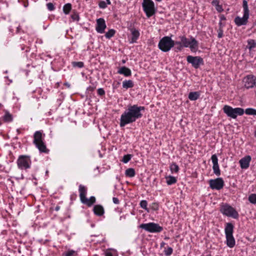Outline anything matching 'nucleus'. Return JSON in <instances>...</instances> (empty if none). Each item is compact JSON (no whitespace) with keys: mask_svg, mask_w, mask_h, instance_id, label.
Masks as SVG:
<instances>
[{"mask_svg":"<svg viewBox=\"0 0 256 256\" xmlns=\"http://www.w3.org/2000/svg\"><path fill=\"white\" fill-rule=\"evenodd\" d=\"M144 108L142 106H138L136 104L130 106L121 115L120 118V126L124 127L126 125L132 123L136 120L142 117V111L144 110Z\"/></svg>","mask_w":256,"mask_h":256,"instance_id":"nucleus-1","label":"nucleus"},{"mask_svg":"<svg viewBox=\"0 0 256 256\" xmlns=\"http://www.w3.org/2000/svg\"><path fill=\"white\" fill-rule=\"evenodd\" d=\"M181 40L182 46L184 48H189L192 52H196L198 48V42L193 37L190 38H186L184 36L179 37Z\"/></svg>","mask_w":256,"mask_h":256,"instance_id":"nucleus-2","label":"nucleus"},{"mask_svg":"<svg viewBox=\"0 0 256 256\" xmlns=\"http://www.w3.org/2000/svg\"><path fill=\"white\" fill-rule=\"evenodd\" d=\"M234 226L231 223H227L224 228V232L226 240V245L230 248H233L236 244L233 236Z\"/></svg>","mask_w":256,"mask_h":256,"instance_id":"nucleus-3","label":"nucleus"},{"mask_svg":"<svg viewBox=\"0 0 256 256\" xmlns=\"http://www.w3.org/2000/svg\"><path fill=\"white\" fill-rule=\"evenodd\" d=\"M242 6L244 9V15L242 18L236 16L234 19V22L238 26L246 25L247 24L249 18V10L248 8V2L246 0L242 2Z\"/></svg>","mask_w":256,"mask_h":256,"instance_id":"nucleus-4","label":"nucleus"},{"mask_svg":"<svg viewBox=\"0 0 256 256\" xmlns=\"http://www.w3.org/2000/svg\"><path fill=\"white\" fill-rule=\"evenodd\" d=\"M174 46V42L168 36L163 37L158 44V48L164 52L170 51Z\"/></svg>","mask_w":256,"mask_h":256,"instance_id":"nucleus-5","label":"nucleus"},{"mask_svg":"<svg viewBox=\"0 0 256 256\" xmlns=\"http://www.w3.org/2000/svg\"><path fill=\"white\" fill-rule=\"evenodd\" d=\"M224 112L229 117L236 118L238 116H242L244 110L240 108H232V106L226 105L223 108Z\"/></svg>","mask_w":256,"mask_h":256,"instance_id":"nucleus-6","label":"nucleus"},{"mask_svg":"<svg viewBox=\"0 0 256 256\" xmlns=\"http://www.w3.org/2000/svg\"><path fill=\"white\" fill-rule=\"evenodd\" d=\"M34 143L40 152H48V150L42 140V134L40 131H36L34 133Z\"/></svg>","mask_w":256,"mask_h":256,"instance_id":"nucleus-7","label":"nucleus"},{"mask_svg":"<svg viewBox=\"0 0 256 256\" xmlns=\"http://www.w3.org/2000/svg\"><path fill=\"white\" fill-rule=\"evenodd\" d=\"M31 160L30 156L21 155L17 160V164L18 168L22 170H26L30 168Z\"/></svg>","mask_w":256,"mask_h":256,"instance_id":"nucleus-8","label":"nucleus"},{"mask_svg":"<svg viewBox=\"0 0 256 256\" xmlns=\"http://www.w3.org/2000/svg\"><path fill=\"white\" fill-rule=\"evenodd\" d=\"M140 228L152 233L160 232L163 230L162 227L154 222L141 224Z\"/></svg>","mask_w":256,"mask_h":256,"instance_id":"nucleus-9","label":"nucleus"},{"mask_svg":"<svg viewBox=\"0 0 256 256\" xmlns=\"http://www.w3.org/2000/svg\"><path fill=\"white\" fill-rule=\"evenodd\" d=\"M142 6L146 16L150 18L155 13L154 4L152 0H144Z\"/></svg>","mask_w":256,"mask_h":256,"instance_id":"nucleus-10","label":"nucleus"},{"mask_svg":"<svg viewBox=\"0 0 256 256\" xmlns=\"http://www.w3.org/2000/svg\"><path fill=\"white\" fill-rule=\"evenodd\" d=\"M220 212L224 215L234 218H237L238 216V212L232 207L228 204L223 205L221 207Z\"/></svg>","mask_w":256,"mask_h":256,"instance_id":"nucleus-11","label":"nucleus"},{"mask_svg":"<svg viewBox=\"0 0 256 256\" xmlns=\"http://www.w3.org/2000/svg\"><path fill=\"white\" fill-rule=\"evenodd\" d=\"M209 184L212 189L220 190L224 186V181L222 178L211 179L209 180Z\"/></svg>","mask_w":256,"mask_h":256,"instance_id":"nucleus-12","label":"nucleus"},{"mask_svg":"<svg viewBox=\"0 0 256 256\" xmlns=\"http://www.w3.org/2000/svg\"><path fill=\"white\" fill-rule=\"evenodd\" d=\"M187 62L192 64V66L195 68H198L200 65L204 64L203 59L200 56H188L186 58Z\"/></svg>","mask_w":256,"mask_h":256,"instance_id":"nucleus-13","label":"nucleus"},{"mask_svg":"<svg viewBox=\"0 0 256 256\" xmlns=\"http://www.w3.org/2000/svg\"><path fill=\"white\" fill-rule=\"evenodd\" d=\"M242 82L245 88H252L256 84V77L253 75H248L244 78Z\"/></svg>","mask_w":256,"mask_h":256,"instance_id":"nucleus-14","label":"nucleus"},{"mask_svg":"<svg viewBox=\"0 0 256 256\" xmlns=\"http://www.w3.org/2000/svg\"><path fill=\"white\" fill-rule=\"evenodd\" d=\"M106 27V22L104 18H99L96 20V30L98 33L103 34Z\"/></svg>","mask_w":256,"mask_h":256,"instance_id":"nucleus-15","label":"nucleus"},{"mask_svg":"<svg viewBox=\"0 0 256 256\" xmlns=\"http://www.w3.org/2000/svg\"><path fill=\"white\" fill-rule=\"evenodd\" d=\"M211 160L213 164L212 170L214 173L217 176L220 175V170L218 164V159L216 154L212 155Z\"/></svg>","mask_w":256,"mask_h":256,"instance_id":"nucleus-16","label":"nucleus"},{"mask_svg":"<svg viewBox=\"0 0 256 256\" xmlns=\"http://www.w3.org/2000/svg\"><path fill=\"white\" fill-rule=\"evenodd\" d=\"M252 158L250 156H246L239 161L240 168L242 169H247L250 166V163Z\"/></svg>","mask_w":256,"mask_h":256,"instance_id":"nucleus-17","label":"nucleus"},{"mask_svg":"<svg viewBox=\"0 0 256 256\" xmlns=\"http://www.w3.org/2000/svg\"><path fill=\"white\" fill-rule=\"evenodd\" d=\"M118 73L120 74H123L125 76H129L132 74L131 70L126 67V66H122L119 68Z\"/></svg>","mask_w":256,"mask_h":256,"instance_id":"nucleus-18","label":"nucleus"},{"mask_svg":"<svg viewBox=\"0 0 256 256\" xmlns=\"http://www.w3.org/2000/svg\"><path fill=\"white\" fill-rule=\"evenodd\" d=\"M93 210L94 214L98 216H102L104 212L103 206L100 204L94 206Z\"/></svg>","mask_w":256,"mask_h":256,"instance_id":"nucleus-19","label":"nucleus"},{"mask_svg":"<svg viewBox=\"0 0 256 256\" xmlns=\"http://www.w3.org/2000/svg\"><path fill=\"white\" fill-rule=\"evenodd\" d=\"M80 197L81 201L86 198V188L85 186L80 184L79 186Z\"/></svg>","mask_w":256,"mask_h":256,"instance_id":"nucleus-20","label":"nucleus"},{"mask_svg":"<svg viewBox=\"0 0 256 256\" xmlns=\"http://www.w3.org/2000/svg\"><path fill=\"white\" fill-rule=\"evenodd\" d=\"M200 94L199 92H190L188 96V98L190 100H196L200 96Z\"/></svg>","mask_w":256,"mask_h":256,"instance_id":"nucleus-21","label":"nucleus"},{"mask_svg":"<svg viewBox=\"0 0 256 256\" xmlns=\"http://www.w3.org/2000/svg\"><path fill=\"white\" fill-rule=\"evenodd\" d=\"M96 202V198L95 197L92 196L90 198H86L84 200H82V202L88 205V206H91L94 203Z\"/></svg>","mask_w":256,"mask_h":256,"instance_id":"nucleus-22","label":"nucleus"},{"mask_svg":"<svg viewBox=\"0 0 256 256\" xmlns=\"http://www.w3.org/2000/svg\"><path fill=\"white\" fill-rule=\"evenodd\" d=\"M131 32L132 34V42H136L140 36V32L138 30L134 28L131 30Z\"/></svg>","mask_w":256,"mask_h":256,"instance_id":"nucleus-23","label":"nucleus"},{"mask_svg":"<svg viewBox=\"0 0 256 256\" xmlns=\"http://www.w3.org/2000/svg\"><path fill=\"white\" fill-rule=\"evenodd\" d=\"M134 86V82L132 80H125L122 82V87L126 89L132 88Z\"/></svg>","mask_w":256,"mask_h":256,"instance_id":"nucleus-24","label":"nucleus"},{"mask_svg":"<svg viewBox=\"0 0 256 256\" xmlns=\"http://www.w3.org/2000/svg\"><path fill=\"white\" fill-rule=\"evenodd\" d=\"M166 179V184L168 185H172L176 182V179L175 177L171 176H166L165 177Z\"/></svg>","mask_w":256,"mask_h":256,"instance_id":"nucleus-25","label":"nucleus"},{"mask_svg":"<svg viewBox=\"0 0 256 256\" xmlns=\"http://www.w3.org/2000/svg\"><path fill=\"white\" fill-rule=\"evenodd\" d=\"M172 173H176L179 170V167L175 162H172L170 164V166Z\"/></svg>","mask_w":256,"mask_h":256,"instance_id":"nucleus-26","label":"nucleus"},{"mask_svg":"<svg viewBox=\"0 0 256 256\" xmlns=\"http://www.w3.org/2000/svg\"><path fill=\"white\" fill-rule=\"evenodd\" d=\"M256 47V42L254 40H248L247 48L251 50Z\"/></svg>","mask_w":256,"mask_h":256,"instance_id":"nucleus-27","label":"nucleus"},{"mask_svg":"<svg viewBox=\"0 0 256 256\" xmlns=\"http://www.w3.org/2000/svg\"><path fill=\"white\" fill-rule=\"evenodd\" d=\"M125 174L126 176L132 178L135 176L134 170L132 168H129L126 170Z\"/></svg>","mask_w":256,"mask_h":256,"instance_id":"nucleus-28","label":"nucleus"},{"mask_svg":"<svg viewBox=\"0 0 256 256\" xmlns=\"http://www.w3.org/2000/svg\"><path fill=\"white\" fill-rule=\"evenodd\" d=\"M72 9V4L70 3H68L64 5L63 7V11L66 14H69L70 12Z\"/></svg>","mask_w":256,"mask_h":256,"instance_id":"nucleus-29","label":"nucleus"},{"mask_svg":"<svg viewBox=\"0 0 256 256\" xmlns=\"http://www.w3.org/2000/svg\"><path fill=\"white\" fill-rule=\"evenodd\" d=\"M78 252L76 251L68 250L63 255V256H77Z\"/></svg>","mask_w":256,"mask_h":256,"instance_id":"nucleus-30","label":"nucleus"},{"mask_svg":"<svg viewBox=\"0 0 256 256\" xmlns=\"http://www.w3.org/2000/svg\"><path fill=\"white\" fill-rule=\"evenodd\" d=\"M116 31L114 30L110 29L106 32L105 36L106 38L110 39L114 35Z\"/></svg>","mask_w":256,"mask_h":256,"instance_id":"nucleus-31","label":"nucleus"},{"mask_svg":"<svg viewBox=\"0 0 256 256\" xmlns=\"http://www.w3.org/2000/svg\"><path fill=\"white\" fill-rule=\"evenodd\" d=\"M248 200L252 204H256V194H250L248 196Z\"/></svg>","mask_w":256,"mask_h":256,"instance_id":"nucleus-32","label":"nucleus"},{"mask_svg":"<svg viewBox=\"0 0 256 256\" xmlns=\"http://www.w3.org/2000/svg\"><path fill=\"white\" fill-rule=\"evenodd\" d=\"M245 112L248 115H256V110L252 108H248L246 110Z\"/></svg>","mask_w":256,"mask_h":256,"instance_id":"nucleus-33","label":"nucleus"},{"mask_svg":"<svg viewBox=\"0 0 256 256\" xmlns=\"http://www.w3.org/2000/svg\"><path fill=\"white\" fill-rule=\"evenodd\" d=\"M72 65L74 67H78L79 68H82L84 66V62H72Z\"/></svg>","mask_w":256,"mask_h":256,"instance_id":"nucleus-34","label":"nucleus"},{"mask_svg":"<svg viewBox=\"0 0 256 256\" xmlns=\"http://www.w3.org/2000/svg\"><path fill=\"white\" fill-rule=\"evenodd\" d=\"M4 119L5 122H11L12 120V116L9 113H6L4 116Z\"/></svg>","mask_w":256,"mask_h":256,"instance_id":"nucleus-35","label":"nucleus"},{"mask_svg":"<svg viewBox=\"0 0 256 256\" xmlns=\"http://www.w3.org/2000/svg\"><path fill=\"white\" fill-rule=\"evenodd\" d=\"M132 158V156L131 154H126L124 155L123 157V158L122 160V162L124 163H127Z\"/></svg>","mask_w":256,"mask_h":256,"instance_id":"nucleus-36","label":"nucleus"},{"mask_svg":"<svg viewBox=\"0 0 256 256\" xmlns=\"http://www.w3.org/2000/svg\"><path fill=\"white\" fill-rule=\"evenodd\" d=\"M140 207L144 209L145 210H147L148 212V208H147L148 202H147L146 200H142L140 202Z\"/></svg>","mask_w":256,"mask_h":256,"instance_id":"nucleus-37","label":"nucleus"},{"mask_svg":"<svg viewBox=\"0 0 256 256\" xmlns=\"http://www.w3.org/2000/svg\"><path fill=\"white\" fill-rule=\"evenodd\" d=\"M173 250L171 247H168L166 250H164V254L166 256H170L172 254Z\"/></svg>","mask_w":256,"mask_h":256,"instance_id":"nucleus-38","label":"nucleus"},{"mask_svg":"<svg viewBox=\"0 0 256 256\" xmlns=\"http://www.w3.org/2000/svg\"><path fill=\"white\" fill-rule=\"evenodd\" d=\"M46 6L48 9L50 11H52L54 10V5L51 2L48 3L46 4Z\"/></svg>","mask_w":256,"mask_h":256,"instance_id":"nucleus-39","label":"nucleus"},{"mask_svg":"<svg viewBox=\"0 0 256 256\" xmlns=\"http://www.w3.org/2000/svg\"><path fill=\"white\" fill-rule=\"evenodd\" d=\"M71 18L74 20L78 21L79 20V16L76 13H74L72 14Z\"/></svg>","mask_w":256,"mask_h":256,"instance_id":"nucleus-40","label":"nucleus"},{"mask_svg":"<svg viewBox=\"0 0 256 256\" xmlns=\"http://www.w3.org/2000/svg\"><path fill=\"white\" fill-rule=\"evenodd\" d=\"M98 6L101 8H104L106 7V4L104 1H100L99 2Z\"/></svg>","mask_w":256,"mask_h":256,"instance_id":"nucleus-41","label":"nucleus"},{"mask_svg":"<svg viewBox=\"0 0 256 256\" xmlns=\"http://www.w3.org/2000/svg\"><path fill=\"white\" fill-rule=\"evenodd\" d=\"M98 94L100 96H104L105 94V92L102 88H99L98 89Z\"/></svg>","mask_w":256,"mask_h":256,"instance_id":"nucleus-42","label":"nucleus"},{"mask_svg":"<svg viewBox=\"0 0 256 256\" xmlns=\"http://www.w3.org/2000/svg\"><path fill=\"white\" fill-rule=\"evenodd\" d=\"M215 8L216 10L219 12H222L224 10L222 6L219 4L216 6Z\"/></svg>","mask_w":256,"mask_h":256,"instance_id":"nucleus-43","label":"nucleus"},{"mask_svg":"<svg viewBox=\"0 0 256 256\" xmlns=\"http://www.w3.org/2000/svg\"><path fill=\"white\" fill-rule=\"evenodd\" d=\"M105 256H114V253L110 250H107L105 252Z\"/></svg>","mask_w":256,"mask_h":256,"instance_id":"nucleus-44","label":"nucleus"},{"mask_svg":"<svg viewBox=\"0 0 256 256\" xmlns=\"http://www.w3.org/2000/svg\"><path fill=\"white\" fill-rule=\"evenodd\" d=\"M212 4L216 6L219 4V1L218 0H213L212 2Z\"/></svg>","mask_w":256,"mask_h":256,"instance_id":"nucleus-45","label":"nucleus"},{"mask_svg":"<svg viewBox=\"0 0 256 256\" xmlns=\"http://www.w3.org/2000/svg\"><path fill=\"white\" fill-rule=\"evenodd\" d=\"M112 200H113V202L116 204H118L119 203V200H118V198H112Z\"/></svg>","mask_w":256,"mask_h":256,"instance_id":"nucleus-46","label":"nucleus"},{"mask_svg":"<svg viewBox=\"0 0 256 256\" xmlns=\"http://www.w3.org/2000/svg\"><path fill=\"white\" fill-rule=\"evenodd\" d=\"M222 36H223L222 32V30H220L218 34V37L219 38H220Z\"/></svg>","mask_w":256,"mask_h":256,"instance_id":"nucleus-47","label":"nucleus"},{"mask_svg":"<svg viewBox=\"0 0 256 256\" xmlns=\"http://www.w3.org/2000/svg\"><path fill=\"white\" fill-rule=\"evenodd\" d=\"M174 45H178V46L182 45V41L180 40V42L177 41V42H174Z\"/></svg>","mask_w":256,"mask_h":256,"instance_id":"nucleus-48","label":"nucleus"},{"mask_svg":"<svg viewBox=\"0 0 256 256\" xmlns=\"http://www.w3.org/2000/svg\"><path fill=\"white\" fill-rule=\"evenodd\" d=\"M126 218V216H120V220H125Z\"/></svg>","mask_w":256,"mask_h":256,"instance_id":"nucleus-49","label":"nucleus"},{"mask_svg":"<svg viewBox=\"0 0 256 256\" xmlns=\"http://www.w3.org/2000/svg\"><path fill=\"white\" fill-rule=\"evenodd\" d=\"M184 46H182V45L179 46L178 47H177V49L178 50H181L182 48Z\"/></svg>","mask_w":256,"mask_h":256,"instance_id":"nucleus-50","label":"nucleus"},{"mask_svg":"<svg viewBox=\"0 0 256 256\" xmlns=\"http://www.w3.org/2000/svg\"><path fill=\"white\" fill-rule=\"evenodd\" d=\"M106 2H108V4H110V0H106Z\"/></svg>","mask_w":256,"mask_h":256,"instance_id":"nucleus-51","label":"nucleus"},{"mask_svg":"<svg viewBox=\"0 0 256 256\" xmlns=\"http://www.w3.org/2000/svg\"><path fill=\"white\" fill-rule=\"evenodd\" d=\"M19 30V28H18H18H17V32H18V30Z\"/></svg>","mask_w":256,"mask_h":256,"instance_id":"nucleus-52","label":"nucleus"},{"mask_svg":"<svg viewBox=\"0 0 256 256\" xmlns=\"http://www.w3.org/2000/svg\"><path fill=\"white\" fill-rule=\"evenodd\" d=\"M164 242H162V245H164Z\"/></svg>","mask_w":256,"mask_h":256,"instance_id":"nucleus-53","label":"nucleus"},{"mask_svg":"<svg viewBox=\"0 0 256 256\" xmlns=\"http://www.w3.org/2000/svg\"><path fill=\"white\" fill-rule=\"evenodd\" d=\"M122 62H123V63H124V62H125V61H124V60H123V61H122Z\"/></svg>","mask_w":256,"mask_h":256,"instance_id":"nucleus-54","label":"nucleus"},{"mask_svg":"<svg viewBox=\"0 0 256 256\" xmlns=\"http://www.w3.org/2000/svg\"><path fill=\"white\" fill-rule=\"evenodd\" d=\"M56 210H58V208H56Z\"/></svg>","mask_w":256,"mask_h":256,"instance_id":"nucleus-55","label":"nucleus"}]
</instances>
